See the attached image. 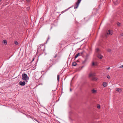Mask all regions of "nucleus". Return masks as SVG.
Listing matches in <instances>:
<instances>
[{
  "mask_svg": "<svg viewBox=\"0 0 123 123\" xmlns=\"http://www.w3.org/2000/svg\"><path fill=\"white\" fill-rule=\"evenodd\" d=\"M95 76V74L94 73H90L89 75V77L91 78V79L92 80L95 81L98 80V79L94 77Z\"/></svg>",
  "mask_w": 123,
  "mask_h": 123,
  "instance_id": "1",
  "label": "nucleus"
},
{
  "mask_svg": "<svg viewBox=\"0 0 123 123\" xmlns=\"http://www.w3.org/2000/svg\"><path fill=\"white\" fill-rule=\"evenodd\" d=\"M22 79L23 80H25L26 82L29 79V78L28 77L27 75L26 74L24 73L22 74Z\"/></svg>",
  "mask_w": 123,
  "mask_h": 123,
  "instance_id": "2",
  "label": "nucleus"
},
{
  "mask_svg": "<svg viewBox=\"0 0 123 123\" xmlns=\"http://www.w3.org/2000/svg\"><path fill=\"white\" fill-rule=\"evenodd\" d=\"M77 98V94L76 92H75L72 98V99L73 100L76 99Z\"/></svg>",
  "mask_w": 123,
  "mask_h": 123,
  "instance_id": "3",
  "label": "nucleus"
},
{
  "mask_svg": "<svg viewBox=\"0 0 123 123\" xmlns=\"http://www.w3.org/2000/svg\"><path fill=\"white\" fill-rule=\"evenodd\" d=\"M113 33V31L111 30H109L107 32V35H112Z\"/></svg>",
  "mask_w": 123,
  "mask_h": 123,
  "instance_id": "4",
  "label": "nucleus"
},
{
  "mask_svg": "<svg viewBox=\"0 0 123 123\" xmlns=\"http://www.w3.org/2000/svg\"><path fill=\"white\" fill-rule=\"evenodd\" d=\"M25 81L22 82L21 81H19V82L18 84L21 86H24L25 84Z\"/></svg>",
  "mask_w": 123,
  "mask_h": 123,
  "instance_id": "5",
  "label": "nucleus"
},
{
  "mask_svg": "<svg viewBox=\"0 0 123 123\" xmlns=\"http://www.w3.org/2000/svg\"><path fill=\"white\" fill-rule=\"evenodd\" d=\"M84 52V51L82 50V52H81L79 53H77V57L79 56L82 55Z\"/></svg>",
  "mask_w": 123,
  "mask_h": 123,
  "instance_id": "6",
  "label": "nucleus"
},
{
  "mask_svg": "<svg viewBox=\"0 0 123 123\" xmlns=\"http://www.w3.org/2000/svg\"><path fill=\"white\" fill-rule=\"evenodd\" d=\"M77 65V63L76 62H73L72 65V66H75Z\"/></svg>",
  "mask_w": 123,
  "mask_h": 123,
  "instance_id": "7",
  "label": "nucleus"
},
{
  "mask_svg": "<svg viewBox=\"0 0 123 123\" xmlns=\"http://www.w3.org/2000/svg\"><path fill=\"white\" fill-rule=\"evenodd\" d=\"M103 85L104 87H106L107 86V83L106 82H104L103 84Z\"/></svg>",
  "mask_w": 123,
  "mask_h": 123,
  "instance_id": "8",
  "label": "nucleus"
},
{
  "mask_svg": "<svg viewBox=\"0 0 123 123\" xmlns=\"http://www.w3.org/2000/svg\"><path fill=\"white\" fill-rule=\"evenodd\" d=\"M97 56L100 59H102L103 57V56L102 55L99 54H98V55Z\"/></svg>",
  "mask_w": 123,
  "mask_h": 123,
  "instance_id": "9",
  "label": "nucleus"
},
{
  "mask_svg": "<svg viewBox=\"0 0 123 123\" xmlns=\"http://www.w3.org/2000/svg\"><path fill=\"white\" fill-rule=\"evenodd\" d=\"M97 91L94 90V89H93L92 90V93H96Z\"/></svg>",
  "mask_w": 123,
  "mask_h": 123,
  "instance_id": "10",
  "label": "nucleus"
},
{
  "mask_svg": "<svg viewBox=\"0 0 123 123\" xmlns=\"http://www.w3.org/2000/svg\"><path fill=\"white\" fill-rule=\"evenodd\" d=\"M3 42L5 45L7 43V41L6 40H3Z\"/></svg>",
  "mask_w": 123,
  "mask_h": 123,
  "instance_id": "11",
  "label": "nucleus"
},
{
  "mask_svg": "<svg viewBox=\"0 0 123 123\" xmlns=\"http://www.w3.org/2000/svg\"><path fill=\"white\" fill-rule=\"evenodd\" d=\"M81 0H77V7H78L79 4Z\"/></svg>",
  "mask_w": 123,
  "mask_h": 123,
  "instance_id": "12",
  "label": "nucleus"
},
{
  "mask_svg": "<svg viewBox=\"0 0 123 123\" xmlns=\"http://www.w3.org/2000/svg\"><path fill=\"white\" fill-rule=\"evenodd\" d=\"M41 49V48L40 47H39L38 48L37 50V53H39V51L40 49Z\"/></svg>",
  "mask_w": 123,
  "mask_h": 123,
  "instance_id": "13",
  "label": "nucleus"
},
{
  "mask_svg": "<svg viewBox=\"0 0 123 123\" xmlns=\"http://www.w3.org/2000/svg\"><path fill=\"white\" fill-rule=\"evenodd\" d=\"M120 89L118 88H117L115 89L116 91L118 92H120Z\"/></svg>",
  "mask_w": 123,
  "mask_h": 123,
  "instance_id": "14",
  "label": "nucleus"
},
{
  "mask_svg": "<svg viewBox=\"0 0 123 123\" xmlns=\"http://www.w3.org/2000/svg\"><path fill=\"white\" fill-rule=\"evenodd\" d=\"M60 78V75L58 74L57 75V80L58 81H59V79Z\"/></svg>",
  "mask_w": 123,
  "mask_h": 123,
  "instance_id": "15",
  "label": "nucleus"
},
{
  "mask_svg": "<svg viewBox=\"0 0 123 123\" xmlns=\"http://www.w3.org/2000/svg\"><path fill=\"white\" fill-rule=\"evenodd\" d=\"M117 25L119 27L121 26V24L119 22H117Z\"/></svg>",
  "mask_w": 123,
  "mask_h": 123,
  "instance_id": "16",
  "label": "nucleus"
},
{
  "mask_svg": "<svg viewBox=\"0 0 123 123\" xmlns=\"http://www.w3.org/2000/svg\"><path fill=\"white\" fill-rule=\"evenodd\" d=\"M74 8V9H76L77 8V2H76Z\"/></svg>",
  "mask_w": 123,
  "mask_h": 123,
  "instance_id": "17",
  "label": "nucleus"
},
{
  "mask_svg": "<svg viewBox=\"0 0 123 123\" xmlns=\"http://www.w3.org/2000/svg\"><path fill=\"white\" fill-rule=\"evenodd\" d=\"M14 43H15V44L16 45H18V42L16 41H15L14 42Z\"/></svg>",
  "mask_w": 123,
  "mask_h": 123,
  "instance_id": "18",
  "label": "nucleus"
},
{
  "mask_svg": "<svg viewBox=\"0 0 123 123\" xmlns=\"http://www.w3.org/2000/svg\"><path fill=\"white\" fill-rule=\"evenodd\" d=\"M96 65V63H95L94 62H93L92 63V65L93 66H94L95 65Z\"/></svg>",
  "mask_w": 123,
  "mask_h": 123,
  "instance_id": "19",
  "label": "nucleus"
},
{
  "mask_svg": "<svg viewBox=\"0 0 123 123\" xmlns=\"http://www.w3.org/2000/svg\"><path fill=\"white\" fill-rule=\"evenodd\" d=\"M99 51V49L98 48H97L96 49V52H98Z\"/></svg>",
  "mask_w": 123,
  "mask_h": 123,
  "instance_id": "20",
  "label": "nucleus"
},
{
  "mask_svg": "<svg viewBox=\"0 0 123 123\" xmlns=\"http://www.w3.org/2000/svg\"><path fill=\"white\" fill-rule=\"evenodd\" d=\"M111 50L110 49H107V51L108 52H110L111 51Z\"/></svg>",
  "mask_w": 123,
  "mask_h": 123,
  "instance_id": "21",
  "label": "nucleus"
},
{
  "mask_svg": "<svg viewBox=\"0 0 123 123\" xmlns=\"http://www.w3.org/2000/svg\"><path fill=\"white\" fill-rule=\"evenodd\" d=\"M56 63L54 61H53L52 62V65H54Z\"/></svg>",
  "mask_w": 123,
  "mask_h": 123,
  "instance_id": "22",
  "label": "nucleus"
},
{
  "mask_svg": "<svg viewBox=\"0 0 123 123\" xmlns=\"http://www.w3.org/2000/svg\"><path fill=\"white\" fill-rule=\"evenodd\" d=\"M123 68V65L121 66H120L118 67V68Z\"/></svg>",
  "mask_w": 123,
  "mask_h": 123,
  "instance_id": "23",
  "label": "nucleus"
},
{
  "mask_svg": "<svg viewBox=\"0 0 123 123\" xmlns=\"http://www.w3.org/2000/svg\"><path fill=\"white\" fill-rule=\"evenodd\" d=\"M57 56V55L56 54H55V56L54 57V58H56Z\"/></svg>",
  "mask_w": 123,
  "mask_h": 123,
  "instance_id": "24",
  "label": "nucleus"
},
{
  "mask_svg": "<svg viewBox=\"0 0 123 123\" xmlns=\"http://www.w3.org/2000/svg\"><path fill=\"white\" fill-rule=\"evenodd\" d=\"M34 58H33L32 60V61L31 62H32L34 61Z\"/></svg>",
  "mask_w": 123,
  "mask_h": 123,
  "instance_id": "25",
  "label": "nucleus"
},
{
  "mask_svg": "<svg viewBox=\"0 0 123 123\" xmlns=\"http://www.w3.org/2000/svg\"><path fill=\"white\" fill-rule=\"evenodd\" d=\"M97 107L99 109L100 107V106L99 105H98L97 106Z\"/></svg>",
  "mask_w": 123,
  "mask_h": 123,
  "instance_id": "26",
  "label": "nucleus"
},
{
  "mask_svg": "<svg viewBox=\"0 0 123 123\" xmlns=\"http://www.w3.org/2000/svg\"><path fill=\"white\" fill-rule=\"evenodd\" d=\"M49 39H50V38H49V36L48 37L47 41H48Z\"/></svg>",
  "mask_w": 123,
  "mask_h": 123,
  "instance_id": "27",
  "label": "nucleus"
},
{
  "mask_svg": "<svg viewBox=\"0 0 123 123\" xmlns=\"http://www.w3.org/2000/svg\"><path fill=\"white\" fill-rule=\"evenodd\" d=\"M107 77L108 79H110V76L109 75L107 76Z\"/></svg>",
  "mask_w": 123,
  "mask_h": 123,
  "instance_id": "28",
  "label": "nucleus"
},
{
  "mask_svg": "<svg viewBox=\"0 0 123 123\" xmlns=\"http://www.w3.org/2000/svg\"><path fill=\"white\" fill-rule=\"evenodd\" d=\"M78 44L80 46L81 45H81L80 44L79 42L78 43Z\"/></svg>",
  "mask_w": 123,
  "mask_h": 123,
  "instance_id": "29",
  "label": "nucleus"
},
{
  "mask_svg": "<svg viewBox=\"0 0 123 123\" xmlns=\"http://www.w3.org/2000/svg\"><path fill=\"white\" fill-rule=\"evenodd\" d=\"M75 58H77V54H76L75 56Z\"/></svg>",
  "mask_w": 123,
  "mask_h": 123,
  "instance_id": "30",
  "label": "nucleus"
},
{
  "mask_svg": "<svg viewBox=\"0 0 123 123\" xmlns=\"http://www.w3.org/2000/svg\"><path fill=\"white\" fill-rule=\"evenodd\" d=\"M120 35L121 36H123V33H122Z\"/></svg>",
  "mask_w": 123,
  "mask_h": 123,
  "instance_id": "31",
  "label": "nucleus"
},
{
  "mask_svg": "<svg viewBox=\"0 0 123 123\" xmlns=\"http://www.w3.org/2000/svg\"><path fill=\"white\" fill-rule=\"evenodd\" d=\"M110 67H109L108 68H107L106 69L107 70H109L110 69Z\"/></svg>",
  "mask_w": 123,
  "mask_h": 123,
  "instance_id": "32",
  "label": "nucleus"
},
{
  "mask_svg": "<svg viewBox=\"0 0 123 123\" xmlns=\"http://www.w3.org/2000/svg\"><path fill=\"white\" fill-rule=\"evenodd\" d=\"M76 77V76H75L73 78V79H74V78H75Z\"/></svg>",
  "mask_w": 123,
  "mask_h": 123,
  "instance_id": "33",
  "label": "nucleus"
},
{
  "mask_svg": "<svg viewBox=\"0 0 123 123\" xmlns=\"http://www.w3.org/2000/svg\"><path fill=\"white\" fill-rule=\"evenodd\" d=\"M35 79H37H37H37V78L36 76H35Z\"/></svg>",
  "mask_w": 123,
  "mask_h": 123,
  "instance_id": "34",
  "label": "nucleus"
},
{
  "mask_svg": "<svg viewBox=\"0 0 123 123\" xmlns=\"http://www.w3.org/2000/svg\"><path fill=\"white\" fill-rule=\"evenodd\" d=\"M70 91H72V90H71V88H70Z\"/></svg>",
  "mask_w": 123,
  "mask_h": 123,
  "instance_id": "35",
  "label": "nucleus"
},
{
  "mask_svg": "<svg viewBox=\"0 0 123 123\" xmlns=\"http://www.w3.org/2000/svg\"><path fill=\"white\" fill-rule=\"evenodd\" d=\"M27 1L28 2L29 1V0H27Z\"/></svg>",
  "mask_w": 123,
  "mask_h": 123,
  "instance_id": "36",
  "label": "nucleus"
},
{
  "mask_svg": "<svg viewBox=\"0 0 123 123\" xmlns=\"http://www.w3.org/2000/svg\"><path fill=\"white\" fill-rule=\"evenodd\" d=\"M83 67V66H82L81 67V68H82Z\"/></svg>",
  "mask_w": 123,
  "mask_h": 123,
  "instance_id": "37",
  "label": "nucleus"
},
{
  "mask_svg": "<svg viewBox=\"0 0 123 123\" xmlns=\"http://www.w3.org/2000/svg\"><path fill=\"white\" fill-rule=\"evenodd\" d=\"M62 12H65V11H62Z\"/></svg>",
  "mask_w": 123,
  "mask_h": 123,
  "instance_id": "38",
  "label": "nucleus"
},
{
  "mask_svg": "<svg viewBox=\"0 0 123 123\" xmlns=\"http://www.w3.org/2000/svg\"><path fill=\"white\" fill-rule=\"evenodd\" d=\"M80 70V69H77V71H78V70Z\"/></svg>",
  "mask_w": 123,
  "mask_h": 123,
  "instance_id": "39",
  "label": "nucleus"
},
{
  "mask_svg": "<svg viewBox=\"0 0 123 123\" xmlns=\"http://www.w3.org/2000/svg\"><path fill=\"white\" fill-rule=\"evenodd\" d=\"M122 90H120V92H121L122 91Z\"/></svg>",
  "mask_w": 123,
  "mask_h": 123,
  "instance_id": "40",
  "label": "nucleus"
},
{
  "mask_svg": "<svg viewBox=\"0 0 123 123\" xmlns=\"http://www.w3.org/2000/svg\"><path fill=\"white\" fill-rule=\"evenodd\" d=\"M79 62V61H78V60H77V62Z\"/></svg>",
  "mask_w": 123,
  "mask_h": 123,
  "instance_id": "41",
  "label": "nucleus"
},
{
  "mask_svg": "<svg viewBox=\"0 0 123 123\" xmlns=\"http://www.w3.org/2000/svg\"><path fill=\"white\" fill-rule=\"evenodd\" d=\"M1 0H0V2L1 1Z\"/></svg>",
  "mask_w": 123,
  "mask_h": 123,
  "instance_id": "42",
  "label": "nucleus"
},
{
  "mask_svg": "<svg viewBox=\"0 0 123 123\" xmlns=\"http://www.w3.org/2000/svg\"><path fill=\"white\" fill-rule=\"evenodd\" d=\"M52 61V60H50V61Z\"/></svg>",
  "mask_w": 123,
  "mask_h": 123,
  "instance_id": "43",
  "label": "nucleus"
},
{
  "mask_svg": "<svg viewBox=\"0 0 123 123\" xmlns=\"http://www.w3.org/2000/svg\"><path fill=\"white\" fill-rule=\"evenodd\" d=\"M51 66H52V65H51V66H50V67H51Z\"/></svg>",
  "mask_w": 123,
  "mask_h": 123,
  "instance_id": "44",
  "label": "nucleus"
}]
</instances>
